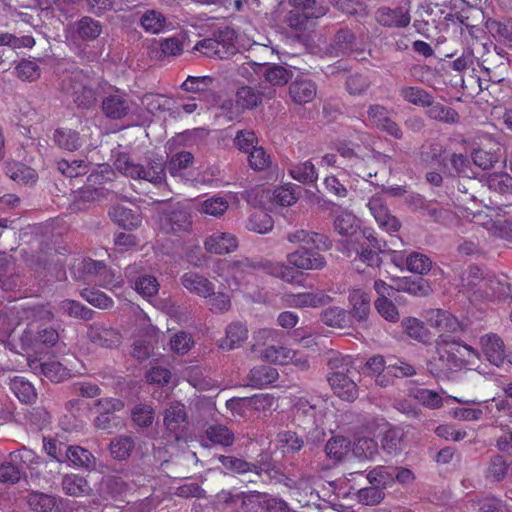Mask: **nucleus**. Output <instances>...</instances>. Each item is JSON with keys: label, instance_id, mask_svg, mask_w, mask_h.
<instances>
[{"label": "nucleus", "instance_id": "obj_61", "mask_svg": "<svg viewBox=\"0 0 512 512\" xmlns=\"http://www.w3.org/2000/svg\"><path fill=\"white\" fill-rule=\"evenodd\" d=\"M194 157L192 153L188 151H182L173 155L168 164L167 169L172 176L179 174L181 170H184L192 165Z\"/></svg>", "mask_w": 512, "mask_h": 512}, {"label": "nucleus", "instance_id": "obj_45", "mask_svg": "<svg viewBox=\"0 0 512 512\" xmlns=\"http://www.w3.org/2000/svg\"><path fill=\"white\" fill-rule=\"evenodd\" d=\"M62 488L67 495L74 497L88 493L90 490L87 480L74 474H67L63 477Z\"/></svg>", "mask_w": 512, "mask_h": 512}, {"label": "nucleus", "instance_id": "obj_27", "mask_svg": "<svg viewBox=\"0 0 512 512\" xmlns=\"http://www.w3.org/2000/svg\"><path fill=\"white\" fill-rule=\"evenodd\" d=\"M6 174L12 180L22 184L35 183L38 179L37 172L21 162L8 163Z\"/></svg>", "mask_w": 512, "mask_h": 512}, {"label": "nucleus", "instance_id": "obj_19", "mask_svg": "<svg viewBox=\"0 0 512 512\" xmlns=\"http://www.w3.org/2000/svg\"><path fill=\"white\" fill-rule=\"evenodd\" d=\"M67 454L68 457L65 458V463L89 471L96 468V458L94 455L81 446L68 445Z\"/></svg>", "mask_w": 512, "mask_h": 512}, {"label": "nucleus", "instance_id": "obj_11", "mask_svg": "<svg viewBox=\"0 0 512 512\" xmlns=\"http://www.w3.org/2000/svg\"><path fill=\"white\" fill-rule=\"evenodd\" d=\"M204 247L209 253L224 255L236 250L238 241L234 235L216 232L206 238Z\"/></svg>", "mask_w": 512, "mask_h": 512}, {"label": "nucleus", "instance_id": "obj_52", "mask_svg": "<svg viewBox=\"0 0 512 512\" xmlns=\"http://www.w3.org/2000/svg\"><path fill=\"white\" fill-rule=\"evenodd\" d=\"M269 498L267 494L258 491L249 493L241 492L242 507L247 512H259L265 510V501Z\"/></svg>", "mask_w": 512, "mask_h": 512}, {"label": "nucleus", "instance_id": "obj_9", "mask_svg": "<svg viewBox=\"0 0 512 512\" xmlns=\"http://www.w3.org/2000/svg\"><path fill=\"white\" fill-rule=\"evenodd\" d=\"M261 78L272 87L285 86L293 77V71L281 64L271 65L260 64L258 67Z\"/></svg>", "mask_w": 512, "mask_h": 512}, {"label": "nucleus", "instance_id": "obj_37", "mask_svg": "<svg viewBox=\"0 0 512 512\" xmlns=\"http://www.w3.org/2000/svg\"><path fill=\"white\" fill-rule=\"evenodd\" d=\"M332 298L323 292L299 293L293 297V305L296 307H322L328 305Z\"/></svg>", "mask_w": 512, "mask_h": 512}, {"label": "nucleus", "instance_id": "obj_3", "mask_svg": "<svg viewBox=\"0 0 512 512\" xmlns=\"http://www.w3.org/2000/svg\"><path fill=\"white\" fill-rule=\"evenodd\" d=\"M115 166L133 179H143L155 185L166 182V166L161 156L146 158L145 163H135L128 156L121 155L116 159Z\"/></svg>", "mask_w": 512, "mask_h": 512}, {"label": "nucleus", "instance_id": "obj_18", "mask_svg": "<svg viewBox=\"0 0 512 512\" xmlns=\"http://www.w3.org/2000/svg\"><path fill=\"white\" fill-rule=\"evenodd\" d=\"M264 95L265 92L259 91L255 87L242 86L236 92V103L243 109H253L262 103ZM274 95V90H269L266 93L268 98H273Z\"/></svg>", "mask_w": 512, "mask_h": 512}, {"label": "nucleus", "instance_id": "obj_59", "mask_svg": "<svg viewBox=\"0 0 512 512\" xmlns=\"http://www.w3.org/2000/svg\"><path fill=\"white\" fill-rule=\"evenodd\" d=\"M406 265L409 271L423 275L430 271L432 261L426 255L414 252L407 257Z\"/></svg>", "mask_w": 512, "mask_h": 512}, {"label": "nucleus", "instance_id": "obj_58", "mask_svg": "<svg viewBox=\"0 0 512 512\" xmlns=\"http://www.w3.org/2000/svg\"><path fill=\"white\" fill-rule=\"evenodd\" d=\"M61 309L69 316L83 319L86 321L91 320L94 315L93 310L89 309L88 307L82 305L77 301L69 299L61 302Z\"/></svg>", "mask_w": 512, "mask_h": 512}, {"label": "nucleus", "instance_id": "obj_31", "mask_svg": "<svg viewBox=\"0 0 512 512\" xmlns=\"http://www.w3.org/2000/svg\"><path fill=\"white\" fill-rule=\"evenodd\" d=\"M248 337L247 328L239 323H232L226 328V337L222 339L220 348L232 350L238 347Z\"/></svg>", "mask_w": 512, "mask_h": 512}, {"label": "nucleus", "instance_id": "obj_33", "mask_svg": "<svg viewBox=\"0 0 512 512\" xmlns=\"http://www.w3.org/2000/svg\"><path fill=\"white\" fill-rule=\"evenodd\" d=\"M53 139L59 148L68 151L78 150L82 146L79 133L72 129H56L53 135Z\"/></svg>", "mask_w": 512, "mask_h": 512}, {"label": "nucleus", "instance_id": "obj_12", "mask_svg": "<svg viewBox=\"0 0 512 512\" xmlns=\"http://www.w3.org/2000/svg\"><path fill=\"white\" fill-rule=\"evenodd\" d=\"M351 310L348 312L350 319L358 323H366L371 312V299L369 294L358 289L353 290L349 295Z\"/></svg>", "mask_w": 512, "mask_h": 512}, {"label": "nucleus", "instance_id": "obj_29", "mask_svg": "<svg viewBox=\"0 0 512 512\" xmlns=\"http://www.w3.org/2000/svg\"><path fill=\"white\" fill-rule=\"evenodd\" d=\"M318 402L320 401L316 400V402H314L313 400L310 401L303 397L298 398L293 405L294 420L298 422L306 421L308 423L315 424Z\"/></svg>", "mask_w": 512, "mask_h": 512}, {"label": "nucleus", "instance_id": "obj_24", "mask_svg": "<svg viewBox=\"0 0 512 512\" xmlns=\"http://www.w3.org/2000/svg\"><path fill=\"white\" fill-rule=\"evenodd\" d=\"M218 460L227 470L237 474H245L250 472L253 473L256 477H260L263 472V468L260 465L247 462L244 459L234 456L220 455Z\"/></svg>", "mask_w": 512, "mask_h": 512}, {"label": "nucleus", "instance_id": "obj_15", "mask_svg": "<svg viewBox=\"0 0 512 512\" xmlns=\"http://www.w3.org/2000/svg\"><path fill=\"white\" fill-rule=\"evenodd\" d=\"M101 109L104 115L113 120L122 119L130 112V101L124 96L109 95L102 100Z\"/></svg>", "mask_w": 512, "mask_h": 512}, {"label": "nucleus", "instance_id": "obj_54", "mask_svg": "<svg viewBox=\"0 0 512 512\" xmlns=\"http://www.w3.org/2000/svg\"><path fill=\"white\" fill-rule=\"evenodd\" d=\"M296 352L283 346H270L265 349L263 357L273 363L285 365L292 361Z\"/></svg>", "mask_w": 512, "mask_h": 512}, {"label": "nucleus", "instance_id": "obj_60", "mask_svg": "<svg viewBox=\"0 0 512 512\" xmlns=\"http://www.w3.org/2000/svg\"><path fill=\"white\" fill-rule=\"evenodd\" d=\"M41 372L46 378L55 383L61 382L69 376V371L57 361L42 363Z\"/></svg>", "mask_w": 512, "mask_h": 512}, {"label": "nucleus", "instance_id": "obj_43", "mask_svg": "<svg viewBox=\"0 0 512 512\" xmlns=\"http://www.w3.org/2000/svg\"><path fill=\"white\" fill-rule=\"evenodd\" d=\"M76 269L78 274L74 272L75 279L86 281L92 276L102 274L106 270V265L102 261L86 258L78 264Z\"/></svg>", "mask_w": 512, "mask_h": 512}, {"label": "nucleus", "instance_id": "obj_46", "mask_svg": "<svg viewBox=\"0 0 512 512\" xmlns=\"http://www.w3.org/2000/svg\"><path fill=\"white\" fill-rule=\"evenodd\" d=\"M101 32L100 22L91 17L85 16L77 22V34L82 40H94Z\"/></svg>", "mask_w": 512, "mask_h": 512}, {"label": "nucleus", "instance_id": "obj_6", "mask_svg": "<svg viewBox=\"0 0 512 512\" xmlns=\"http://www.w3.org/2000/svg\"><path fill=\"white\" fill-rule=\"evenodd\" d=\"M287 262L292 267L302 270H321L326 266L323 255L308 246H300L287 255Z\"/></svg>", "mask_w": 512, "mask_h": 512}, {"label": "nucleus", "instance_id": "obj_28", "mask_svg": "<svg viewBox=\"0 0 512 512\" xmlns=\"http://www.w3.org/2000/svg\"><path fill=\"white\" fill-rule=\"evenodd\" d=\"M427 107L426 115L432 120L445 124H456L459 122L460 116L455 109L439 102L435 103L434 99L432 100V104Z\"/></svg>", "mask_w": 512, "mask_h": 512}, {"label": "nucleus", "instance_id": "obj_41", "mask_svg": "<svg viewBox=\"0 0 512 512\" xmlns=\"http://www.w3.org/2000/svg\"><path fill=\"white\" fill-rule=\"evenodd\" d=\"M403 432L399 428H389L381 438V447L387 454H398L402 451Z\"/></svg>", "mask_w": 512, "mask_h": 512}, {"label": "nucleus", "instance_id": "obj_49", "mask_svg": "<svg viewBox=\"0 0 512 512\" xmlns=\"http://www.w3.org/2000/svg\"><path fill=\"white\" fill-rule=\"evenodd\" d=\"M246 227L250 231L264 234L273 228V220L268 213L259 210L250 215Z\"/></svg>", "mask_w": 512, "mask_h": 512}, {"label": "nucleus", "instance_id": "obj_39", "mask_svg": "<svg viewBox=\"0 0 512 512\" xmlns=\"http://www.w3.org/2000/svg\"><path fill=\"white\" fill-rule=\"evenodd\" d=\"M207 439L216 445L231 446L234 442V434L225 425H210L205 431Z\"/></svg>", "mask_w": 512, "mask_h": 512}, {"label": "nucleus", "instance_id": "obj_44", "mask_svg": "<svg viewBox=\"0 0 512 512\" xmlns=\"http://www.w3.org/2000/svg\"><path fill=\"white\" fill-rule=\"evenodd\" d=\"M356 46V36L349 28H340L333 40L332 47L342 54L352 52Z\"/></svg>", "mask_w": 512, "mask_h": 512}, {"label": "nucleus", "instance_id": "obj_13", "mask_svg": "<svg viewBox=\"0 0 512 512\" xmlns=\"http://www.w3.org/2000/svg\"><path fill=\"white\" fill-rule=\"evenodd\" d=\"M482 350L487 360L499 367L503 364L506 354L503 340L496 334L481 337Z\"/></svg>", "mask_w": 512, "mask_h": 512}, {"label": "nucleus", "instance_id": "obj_40", "mask_svg": "<svg viewBox=\"0 0 512 512\" xmlns=\"http://www.w3.org/2000/svg\"><path fill=\"white\" fill-rule=\"evenodd\" d=\"M131 419L140 428H149L155 420V410L145 403L136 404L131 409Z\"/></svg>", "mask_w": 512, "mask_h": 512}, {"label": "nucleus", "instance_id": "obj_64", "mask_svg": "<svg viewBox=\"0 0 512 512\" xmlns=\"http://www.w3.org/2000/svg\"><path fill=\"white\" fill-rule=\"evenodd\" d=\"M486 27L491 33L497 34L501 38L512 42V18H508L504 21L488 19Z\"/></svg>", "mask_w": 512, "mask_h": 512}, {"label": "nucleus", "instance_id": "obj_34", "mask_svg": "<svg viewBox=\"0 0 512 512\" xmlns=\"http://www.w3.org/2000/svg\"><path fill=\"white\" fill-rule=\"evenodd\" d=\"M351 451L360 460H373L379 454V447L374 439L361 437L351 444Z\"/></svg>", "mask_w": 512, "mask_h": 512}, {"label": "nucleus", "instance_id": "obj_47", "mask_svg": "<svg viewBox=\"0 0 512 512\" xmlns=\"http://www.w3.org/2000/svg\"><path fill=\"white\" fill-rule=\"evenodd\" d=\"M293 10L307 13L315 18L326 15L328 8L317 0H288Z\"/></svg>", "mask_w": 512, "mask_h": 512}, {"label": "nucleus", "instance_id": "obj_38", "mask_svg": "<svg viewBox=\"0 0 512 512\" xmlns=\"http://www.w3.org/2000/svg\"><path fill=\"white\" fill-rule=\"evenodd\" d=\"M72 90L73 100L79 108L89 109L96 104V91L91 87L81 83H75L72 86Z\"/></svg>", "mask_w": 512, "mask_h": 512}, {"label": "nucleus", "instance_id": "obj_55", "mask_svg": "<svg viewBox=\"0 0 512 512\" xmlns=\"http://www.w3.org/2000/svg\"><path fill=\"white\" fill-rule=\"evenodd\" d=\"M57 167L61 174L70 178H76L88 172V164L85 160L62 159L57 163Z\"/></svg>", "mask_w": 512, "mask_h": 512}, {"label": "nucleus", "instance_id": "obj_16", "mask_svg": "<svg viewBox=\"0 0 512 512\" xmlns=\"http://www.w3.org/2000/svg\"><path fill=\"white\" fill-rule=\"evenodd\" d=\"M316 84L305 78H296L289 85V95L296 104L311 102L316 96Z\"/></svg>", "mask_w": 512, "mask_h": 512}, {"label": "nucleus", "instance_id": "obj_20", "mask_svg": "<svg viewBox=\"0 0 512 512\" xmlns=\"http://www.w3.org/2000/svg\"><path fill=\"white\" fill-rule=\"evenodd\" d=\"M350 451V439L341 435L331 437L324 447L326 457L335 464L342 462Z\"/></svg>", "mask_w": 512, "mask_h": 512}, {"label": "nucleus", "instance_id": "obj_42", "mask_svg": "<svg viewBox=\"0 0 512 512\" xmlns=\"http://www.w3.org/2000/svg\"><path fill=\"white\" fill-rule=\"evenodd\" d=\"M393 466H377L367 474L371 485H376L382 490L394 484Z\"/></svg>", "mask_w": 512, "mask_h": 512}, {"label": "nucleus", "instance_id": "obj_5", "mask_svg": "<svg viewBox=\"0 0 512 512\" xmlns=\"http://www.w3.org/2000/svg\"><path fill=\"white\" fill-rule=\"evenodd\" d=\"M163 425L176 442L184 440L190 425L185 405L179 401L167 403L163 411Z\"/></svg>", "mask_w": 512, "mask_h": 512}, {"label": "nucleus", "instance_id": "obj_14", "mask_svg": "<svg viewBox=\"0 0 512 512\" xmlns=\"http://www.w3.org/2000/svg\"><path fill=\"white\" fill-rule=\"evenodd\" d=\"M181 284L189 292L207 298L213 294L214 285L196 272H186L180 278Z\"/></svg>", "mask_w": 512, "mask_h": 512}, {"label": "nucleus", "instance_id": "obj_36", "mask_svg": "<svg viewBox=\"0 0 512 512\" xmlns=\"http://www.w3.org/2000/svg\"><path fill=\"white\" fill-rule=\"evenodd\" d=\"M402 327L407 335L414 340L428 343L431 339L429 330L424 326V323L417 318H405L402 320Z\"/></svg>", "mask_w": 512, "mask_h": 512}, {"label": "nucleus", "instance_id": "obj_21", "mask_svg": "<svg viewBox=\"0 0 512 512\" xmlns=\"http://www.w3.org/2000/svg\"><path fill=\"white\" fill-rule=\"evenodd\" d=\"M396 290L407 292L413 296L424 297L432 289L427 280L421 276L403 277L396 280Z\"/></svg>", "mask_w": 512, "mask_h": 512}, {"label": "nucleus", "instance_id": "obj_35", "mask_svg": "<svg viewBox=\"0 0 512 512\" xmlns=\"http://www.w3.org/2000/svg\"><path fill=\"white\" fill-rule=\"evenodd\" d=\"M9 385L15 396L22 403L32 404L36 400L37 394L34 386L29 381L24 380V378L14 377L10 380Z\"/></svg>", "mask_w": 512, "mask_h": 512}, {"label": "nucleus", "instance_id": "obj_53", "mask_svg": "<svg viewBox=\"0 0 512 512\" xmlns=\"http://www.w3.org/2000/svg\"><path fill=\"white\" fill-rule=\"evenodd\" d=\"M140 23L145 31L156 34L164 28L166 18L156 10H148L142 15Z\"/></svg>", "mask_w": 512, "mask_h": 512}, {"label": "nucleus", "instance_id": "obj_22", "mask_svg": "<svg viewBox=\"0 0 512 512\" xmlns=\"http://www.w3.org/2000/svg\"><path fill=\"white\" fill-rule=\"evenodd\" d=\"M109 192L106 188H89L84 186L74 193L71 208L77 211L85 210L87 208L86 203L106 198Z\"/></svg>", "mask_w": 512, "mask_h": 512}, {"label": "nucleus", "instance_id": "obj_56", "mask_svg": "<svg viewBox=\"0 0 512 512\" xmlns=\"http://www.w3.org/2000/svg\"><path fill=\"white\" fill-rule=\"evenodd\" d=\"M486 182L490 190L501 194L512 192V176L507 173H493Z\"/></svg>", "mask_w": 512, "mask_h": 512}, {"label": "nucleus", "instance_id": "obj_50", "mask_svg": "<svg viewBox=\"0 0 512 512\" xmlns=\"http://www.w3.org/2000/svg\"><path fill=\"white\" fill-rule=\"evenodd\" d=\"M278 441L285 453H297L306 447L305 440L295 431H285L278 434Z\"/></svg>", "mask_w": 512, "mask_h": 512}, {"label": "nucleus", "instance_id": "obj_57", "mask_svg": "<svg viewBox=\"0 0 512 512\" xmlns=\"http://www.w3.org/2000/svg\"><path fill=\"white\" fill-rule=\"evenodd\" d=\"M358 502L363 505L373 506L379 504L385 497V493L376 485L362 488L357 491Z\"/></svg>", "mask_w": 512, "mask_h": 512}, {"label": "nucleus", "instance_id": "obj_32", "mask_svg": "<svg viewBox=\"0 0 512 512\" xmlns=\"http://www.w3.org/2000/svg\"><path fill=\"white\" fill-rule=\"evenodd\" d=\"M25 499L30 509L35 512H50L57 504L55 496L39 491L29 492Z\"/></svg>", "mask_w": 512, "mask_h": 512}, {"label": "nucleus", "instance_id": "obj_1", "mask_svg": "<svg viewBox=\"0 0 512 512\" xmlns=\"http://www.w3.org/2000/svg\"><path fill=\"white\" fill-rule=\"evenodd\" d=\"M334 230L343 239L340 241L348 257L358 258L370 267H380V254L391 251L385 240L378 239L370 228H361L360 220L350 212H342L334 220Z\"/></svg>", "mask_w": 512, "mask_h": 512}, {"label": "nucleus", "instance_id": "obj_62", "mask_svg": "<svg viewBox=\"0 0 512 512\" xmlns=\"http://www.w3.org/2000/svg\"><path fill=\"white\" fill-rule=\"evenodd\" d=\"M429 322L431 326L448 332H455L459 327V322L455 317L441 310H437Z\"/></svg>", "mask_w": 512, "mask_h": 512}, {"label": "nucleus", "instance_id": "obj_2", "mask_svg": "<svg viewBox=\"0 0 512 512\" xmlns=\"http://www.w3.org/2000/svg\"><path fill=\"white\" fill-rule=\"evenodd\" d=\"M460 348L478 356L473 347L461 344L459 339L450 335H439L435 341V355L426 361L428 373L435 378H449L450 374L460 371L466 365L465 355Z\"/></svg>", "mask_w": 512, "mask_h": 512}, {"label": "nucleus", "instance_id": "obj_63", "mask_svg": "<svg viewBox=\"0 0 512 512\" xmlns=\"http://www.w3.org/2000/svg\"><path fill=\"white\" fill-rule=\"evenodd\" d=\"M374 306L378 314L389 322H397L399 320V312L394 303L388 298H377Z\"/></svg>", "mask_w": 512, "mask_h": 512}, {"label": "nucleus", "instance_id": "obj_17", "mask_svg": "<svg viewBox=\"0 0 512 512\" xmlns=\"http://www.w3.org/2000/svg\"><path fill=\"white\" fill-rule=\"evenodd\" d=\"M111 219L125 230H133L138 228L142 223L141 213L128 209L124 206H114L109 211Z\"/></svg>", "mask_w": 512, "mask_h": 512}, {"label": "nucleus", "instance_id": "obj_25", "mask_svg": "<svg viewBox=\"0 0 512 512\" xmlns=\"http://www.w3.org/2000/svg\"><path fill=\"white\" fill-rule=\"evenodd\" d=\"M278 377L279 374L276 368L268 365H261L250 370L248 380L252 387L262 388L274 383Z\"/></svg>", "mask_w": 512, "mask_h": 512}, {"label": "nucleus", "instance_id": "obj_10", "mask_svg": "<svg viewBox=\"0 0 512 512\" xmlns=\"http://www.w3.org/2000/svg\"><path fill=\"white\" fill-rule=\"evenodd\" d=\"M87 337L92 343L106 348H112L120 343L118 331L101 323L92 324L88 328Z\"/></svg>", "mask_w": 512, "mask_h": 512}, {"label": "nucleus", "instance_id": "obj_51", "mask_svg": "<svg viewBox=\"0 0 512 512\" xmlns=\"http://www.w3.org/2000/svg\"><path fill=\"white\" fill-rule=\"evenodd\" d=\"M43 448L48 456L54 459L57 463H65V458L68 457V445L54 438L44 437Z\"/></svg>", "mask_w": 512, "mask_h": 512}, {"label": "nucleus", "instance_id": "obj_4", "mask_svg": "<svg viewBox=\"0 0 512 512\" xmlns=\"http://www.w3.org/2000/svg\"><path fill=\"white\" fill-rule=\"evenodd\" d=\"M153 205L159 215L161 228L167 233L175 234L191 228L192 216L186 204L172 200H156Z\"/></svg>", "mask_w": 512, "mask_h": 512}, {"label": "nucleus", "instance_id": "obj_23", "mask_svg": "<svg viewBox=\"0 0 512 512\" xmlns=\"http://www.w3.org/2000/svg\"><path fill=\"white\" fill-rule=\"evenodd\" d=\"M310 19L316 18L307 13L293 9H291L285 17L286 24L296 32L295 37L303 44H307L310 40L309 35L304 33Z\"/></svg>", "mask_w": 512, "mask_h": 512}, {"label": "nucleus", "instance_id": "obj_30", "mask_svg": "<svg viewBox=\"0 0 512 512\" xmlns=\"http://www.w3.org/2000/svg\"><path fill=\"white\" fill-rule=\"evenodd\" d=\"M134 447L135 441L131 436L120 435L111 440L109 451L115 460L123 461L130 457Z\"/></svg>", "mask_w": 512, "mask_h": 512}, {"label": "nucleus", "instance_id": "obj_7", "mask_svg": "<svg viewBox=\"0 0 512 512\" xmlns=\"http://www.w3.org/2000/svg\"><path fill=\"white\" fill-rule=\"evenodd\" d=\"M352 374L331 372L328 377V382L334 393L346 401H354L358 396V387L352 378Z\"/></svg>", "mask_w": 512, "mask_h": 512}, {"label": "nucleus", "instance_id": "obj_8", "mask_svg": "<svg viewBox=\"0 0 512 512\" xmlns=\"http://www.w3.org/2000/svg\"><path fill=\"white\" fill-rule=\"evenodd\" d=\"M375 18L378 24L384 27L405 28L409 25L411 17L408 10L403 7L391 9L389 7H380Z\"/></svg>", "mask_w": 512, "mask_h": 512}, {"label": "nucleus", "instance_id": "obj_48", "mask_svg": "<svg viewBox=\"0 0 512 512\" xmlns=\"http://www.w3.org/2000/svg\"><path fill=\"white\" fill-rule=\"evenodd\" d=\"M400 94L407 102L421 107L431 105L433 100V96L420 87H404Z\"/></svg>", "mask_w": 512, "mask_h": 512}, {"label": "nucleus", "instance_id": "obj_26", "mask_svg": "<svg viewBox=\"0 0 512 512\" xmlns=\"http://www.w3.org/2000/svg\"><path fill=\"white\" fill-rule=\"evenodd\" d=\"M321 321L330 327L346 328L351 324L348 311L338 306H331L320 313Z\"/></svg>", "mask_w": 512, "mask_h": 512}]
</instances>
